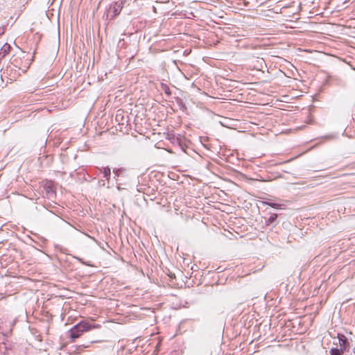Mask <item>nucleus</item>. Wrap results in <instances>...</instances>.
<instances>
[{
    "label": "nucleus",
    "instance_id": "obj_1",
    "mask_svg": "<svg viewBox=\"0 0 355 355\" xmlns=\"http://www.w3.org/2000/svg\"><path fill=\"white\" fill-rule=\"evenodd\" d=\"M100 327L99 324L92 325L91 324L82 321L73 326L69 331V337L73 340L79 338L82 334L85 331H87L92 328H98Z\"/></svg>",
    "mask_w": 355,
    "mask_h": 355
},
{
    "label": "nucleus",
    "instance_id": "obj_2",
    "mask_svg": "<svg viewBox=\"0 0 355 355\" xmlns=\"http://www.w3.org/2000/svg\"><path fill=\"white\" fill-rule=\"evenodd\" d=\"M123 7V2H114L110 6L107 12V19H113L119 15Z\"/></svg>",
    "mask_w": 355,
    "mask_h": 355
},
{
    "label": "nucleus",
    "instance_id": "obj_3",
    "mask_svg": "<svg viewBox=\"0 0 355 355\" xmlns=\"http://www.w3.org/2000/svg\"><path fill=\"white\" fill-rule=\"evenodd\" d=\"M338 338L340 348L344 351L349 350V343L346 336L341 334H338Z\"/></svg>",
    "mask_w": 355,
    "mask_h": 355
},
{
    "label": "nucleus",
    "instance_id": "obj_4",
    "mask_svg": "<svg viewBox=\"0 0 355 355\" xmlns=\"http://www.w3.org/2000/svg\"><path fill=\"white\" fill-rule=\"evenodd\" d=\"M11 49V46L8 43H6L3 45V46L0 49V60L5 58L6 55H8Z\"/></svg>",
    "mask_w": 355,
    "mask_h": 355
},
{
    "label": "nucleus",
    "instance_id": "obj_5",
    "mask_svg": "<svg viewBox=\"0 0 355 355\" xmlns=\"http://www.w3.org/2000/svg\"><path fill=\"white\" fill-rule=\"evenodd\" d=\"M113 173H114V178L125 177L126 174V169L125 168H114Z\"/></svg>",
    "mask_w": 355,
    "mask_h": 355
},
{
    "label": "nucleus",
    "instance_id": "obj_6",
    "mask_svg": "<svg viewBox=\"0 0 355 355\" xmlns=\"http://www.w3.org/2000/svg\"><path fill=\"white\" fill-rule=\"evenodd\" d=\"M277 216H278V215L277 214H271L270 216L268 219L266 220V225H272L273 226H275L277 224Z\"/></svg>",
    "mask_w": 355,
    "mask_h": 355
},
{
    "label": "nucleus",
    "instance_id": "obj_7",
    "mask_svg": "<svg viewBox=\"0 0 355 355\" xmlns=\"http://www.w3.org/2000/svg\"><path fill=\"white\" fill-rule=\"evenodd\" d=\"M101 171L103 173V177L109 180L111 176V170L109 166H106L101 169Z\"/></svg>",
    "mask_w": 355,
    "mask_h": 355
},
{
    "label": "nucleus",
    "instance_id": "obj_8",
    "mask_svg": "<svg viewBox=\"0 0 355 355\" xmlns=\"http://www.w3.org/2000/svg\"><path fill=\"white\" fill-rule=\"evenodd\" d=\"M160 88L161 90L163 91L168 97L171 95L170 87L166 84L161 83Z\"/></svg>",
    "mask_w": 355,
    "mask_h": 355
},
{
    "label": "nucleus",
    "instance_id": "obj_9",
    "mask_svg": "<svg viewBox=\"0 0 355 355\" xmlns=\"http://www.w3.org/2000/svg\"><path fill=\"white\" fill-rule=\"evenodd\" d=\"M344 350L341 348H331L330 350L331 355H342Z\"/></svg>",
    "mask_w": 355,
    "mask_h": 355
},
{
    "label": "nucleus",
    "instance_id": "obj_10",
    "mask_svg": "<svg viewBox=\"0 0 355 355\" xmlns=\"http://www.w3.org/2000/svg\"><path fill=\"white\" fill-rule=\"evenodd\" d=\"M266 204L275 209H282V207L283 206V205L271 202H266Z\"/></svg>",
    "mask_w": 355,
    "mask_h": 355
},
{
    "label": "nucleus",
    "instance_id": "obj_11",
    "mask_svg": "<svg viewBox=\"0 0 355 355\" xmlns=\"http://www.w3.org/2000/svg\"><path fill=\"white\" fill-rule=\"evenodd\" d=\"M45 189H46L47 193H53L52 187L50 185L45 186Z\"/></svg>",
    "mask_w": 355,
    "mask_h": 355
},
{
    "label": "nucleus",
    "instance_id": "obj_12",
    "mask_svg": "<svg viewBox=\"0 0 355 355\" xmlns=\"http://www.w3.org/2000/svg\"><path fill=\"white\" fill-rule=\"evenodd\" d=\"M4 33V28H0V35H3Z\"/></svg>",
    "mask_w": 355,
    "mask_h": 355
},
{
    "label": "nucleus",
    "instance_id": "obj_13",
    "mask_svg": "<svg viewBox=\"0 0 355 355\" xmlns=\"http://www.w3.org/2000/svg\"><path fill=\"white\" fill-rule=\"evenodd\" d=\"M109 348H110V349L112 350V349H113V346L110 345V346L109 347Z\"/></svg>",
    "mask_w": 355,
    "mask_h": 355
},
{
    "label": "nucleus",
    "instance_id": "obj_14",
    "mask_svg": "<svg viewBox=\"0 0 355 355\" xmlns=\"http://www.w3.org/2000/svg\"><path fill=\"white\" fill-rule=\"evenodd\" d=\"M89 345H83V347L86 348V347H88Z\"/></svg>",
    "mask_w": 355,
    "mask_h": 355
}]
</instances>
